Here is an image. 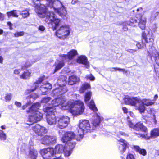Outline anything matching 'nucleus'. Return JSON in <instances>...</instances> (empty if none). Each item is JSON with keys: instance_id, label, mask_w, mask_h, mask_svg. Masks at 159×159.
<instances>
[{"instance_id": "f257e3e1", "label": "nucleus", "mask_w": 159, "mask_h": 159, "mask_svg": "<svg viewBox=\"0 0 159 159\" xmlns=\"http://www.w3.org/2000/svg\"><path fill=\"white\" fill-rule=\"evenodd\" d=\"M66 99L62 97L56 98L52 100V105L54 107L60 106L63 110H69L72 115L76 116L82 114L84 109V106L82 102L80 100L69 101L65 103Z\"/></svg>"}, {"instance_id": "f03ea898", "label": "nucleus", "mask_w": 159, "mask_h": 159, "mask_svg": "<svg viewBox=\"0 0 159 159\" xmlns=\"http://www.w3.org/2000/svg\"><path fill=\"white\" fill-rule=\"evenodd\" d=\"M100 114H95L93 119L92 121L94 127H91L89 121L86 120H81L79 121V129L78 130L79 134L76 139L77 141H80L83 137L84 131L87 132L88 131H90L94 129V127L99 125L100 121L102 120Z\"/></svg>"}, {"instance_id": "7ed1b4c3", "label": "nucleus", "mask_w": 159, "mask_h": 159, "mask_svg": "<svg viewBox=\"0 0 159 159\" xmlns=\"http://www.w3.org/2000/svg\"><path fill=\"white\" fill-rule=\"evenodd\" d=\"M40 107V105L39 103H35L27 111V112L30 113L31 114L29 116L28 122L33 123L39 121L41 119L43 114L38 111Z\"/></svg>"}, {"instance_id": "20e7f679", "label": "nucleus", "mask_w": 159, "mask_h": 159, "mask_svg": "<svg viewBox=\"0 0 159 159\" xmlns=\"http://www.w3.org/2000/svg\"><path fill=\"white\" fill-rule=\"evenodd\" d=\"M57 83L60 85L58 88H56L53 91V93L55 96L61 95L65 93L67 91L65 85L66 82V77L63 75H61L57 81Z\"/></svg>"}, {"instance_id": "39448f33", "label": "nucleus", "mask_w": 159, "mask_h": 159, "mask_svg": "<svg viewBox=\"0 0 159 159\" xmlns=\"http://www.w3.org/2000/svg\"><path fill=\"white\" fill-rule=\"evenodd\" d=\"M71 29L69 25H65L60 27L56 32V35L61 39L66 38L70 34Z\"/></svg>"}, {"instance_id": "423d86ee", "label": "nucleus", "mask_w": 159, "mask_h": 159, "mask_svg": "<svg viewBox=\"0 0 159 159\" xmlns=\"http://www.w3.org/2000/svg\"><path fill=\"white\" fill-rule=\"evenodd\" d=\"M44 111L48 113L46 115V120L47 123L50 125H53L57 122V118L53 113V108L52 107H48L44 109Z\"/></svg>"}, {"instance_id": "0eeeda50", "label": "nucleus", "mask_w": 159, "mask_h": 159, "mask_svg": "<svg viewBox=\"0 0 159 159\" xmlns=\"http://www.w3.org/2000/svg\"><path fill=\"white\" fill-rule=\"evenodd\" d=\"M139 104L138 107V110L140 113H142L144 112L146 109L145 106H151L154 103L153 101L150 100V99L140 98Z\"/></svg>"}, {"instance_id": "6e6552de", "label": "nucleus", "mask_w": 159, "mask_h": 159, "mask_svg": "<svg viewBox=\"0 0 159 159\" xmlns=\"http://www.w3.org/2000/svg\"><path fill=\"white\" fill-rule=\"evenodd\" d=\"M125 104L130 106H134L136 109L138 110V107L139 104L140 98L138 97H129L126 96L124 98Z\"/></svg>"}, {"instance_id": "1a4fd4ad", "label": "nucleus", "mask_w": 159, "mask_h": 159, "mask_svg": "<svg viewBox=\"0 0 159 159\" xmlns=\"http://www.w3.org/2000/svg\"><path fill=\"white\" fill-rule=\"evenodd\" d=\"M40 153L44 159H51L55 154L54 150L52 148L43 149L40 150Z\"/></svg>"}, {"instance_id": "9d476101", "label": "nucleus", "mask_w": 159, "mask_h": 159, "mask_svg": "<svg viewBox=\"0 0 159 159\" xmlns=\"http://www.w3.org/2000/svg\"><path fill=\"white\" fill-rule=\"evenodd\" d=\"M57 126L60 129L65 128L68 125L70 118L67 116H60L57 117Z\"/></svg>"}, {"instance_id": "9b49d317", "label": "nucleus", "mask_w": 159, "mask_h": 159, "mask_svg": "<svg viewBox=\"0 0 159 159\" xmlns=\"http://www.w3.org/2000/svg\"><path fill=\"white\" fill-rule=\"evenodd\" d=\"M128 121V125L130 127L133 128L134 129L136 130H141L144 132L146 133L147 132V129L146 127L144 126L142 123L138 122L134 125L131 121L129 120Z\"/></svg>"}, {"instance_id": "f8f14e48", "label": "nucleus", "mask_w": 159, "mask_h": 159, "mask_svg": "<svg viewBox=\"0 0 159 159\" xmlns=\"http://www.w3.org/2000/svg\"><path fill=\"white\" fill-rule=\"evenodd\" d=\"M75 135L73 132L69 131L66 132L62 138V141L64 143L72 140L75 139Z\"/></svg>"}, {"instance_id": "ddd939ff", "label": "nucleus", "mask_w": 159, "mask_h": 159, "mask_svg": "<svg viewBox=\"0 0 159 159\" xmlns=\"http://www.w3.org/2000/svg\"><path fill=\"white\" fill-rule=\"evenodd\" d=\"M56 141V138L55 136L45 135L42 138L41 143L45 145H49L55 143Z\"/></svg>"}, {"instance_id": "4468645a", "label": "nucleus", "mask_w": 159, "mask_h": 159, "mask_svg": "<svg viewBox=\"0 0 159 159\" xmlns=\"http://www.w3.org/2000/svg\"><path fill=\"white\" fill-rule=\"evenodd\" d=\"M75 145V142L69 143L68 144L66 145L64 148V153L65 157L70 156L72 153V149Z\"/></svg>"}, {"instance_id": "2eb2a0df", "label": "nucleus", "mask_w": 159, "mask_h": 159, "mask_svg": "<svg viewBox=\"0 0 159 159\" xmlns=\"http://www.w3.org/2000/svg\"><path fill=\"white\" fill-rule=\"evenodd\" d=\"M32 129L38 135H42L47 132L46 129L44 127L42 126L39 124H36L33 126Z\"/></svg>"}, {"instance_id": "dca6fc26", "label": "nucleus", "mask_w": 159, "mask_h": 159, "mask_svg": "<svg viewBox=\"0 0 159 159\" xmlns=\"http://www.w3.org/2000/svg\"><path fill=\"white\" fill-rule=\"evenodd\" d=\"M119 143L118 145V148L121 153H123L126 150V148L128 146V143L125 140L120 139L118 140Z\"/></svg>"}, {"instance_id": "f3484780", "label": "nucleus", "mask_w": 159, "mask_h": 159, "mask_svg": "<svg viewBox=\"0 0 159 159\" xmlns=\"http://www.w3.org/2000/svg\"><path fill=\"white\" fill-rule=\"evenodd\" d=\"M78 53L76 50L72 49L68 52L67 55L62 54L61 55V56L65 59H68L69 60H71Z\"/></svg>"}, {"instance_id": "a211bd4d", "label": "nucleus", "mask_w": 159, "mask_h": 159, "mask_svg": "<svg viewBox=\"0 0 159 159\" xmlns=\"http://www.w3.org/2000/svg\"><path fill=\"white\" fill-rule=\"evenodd\" d=\"M44 77H41L39 79L36 81L34 83L32 88L31 89H27L25 93H28L34 91L36 90V88L38 87V85L39 84L41 83L43 80Z\"/></svg>"}, {"instance_id": "6ab92c4d", "label": "nucleus", "mask_w": 159, "mask_h": 159, "mask_svg": "<svg viewBox=\"0 0 159 159\" xmlns=\"http://www.w3.org/2000/svg\"><path fill=\"white\" fill-rule=\"evenodd\" d=\"M76 61L78 63L85 65L87 68L89 67V63L88 61L87 58L85 56L81 55L79 56L77 59Z\"/></svg>"}, {"instance_id": "aec40b11", "label": "nucleus", "mask_w": 159, "mask_h": 159, "mask_svg": "<svg viewBox=\"0 0 159 159\" xmlns=\"http://www.w3.org/2000/svg\"><path fill=\"white\" fill-rule=\"evenodd\" d=\"M52 88V86L49 83H47L40 87V90L42 93V94H45L48 89Z\"/></svg>"}, {"instance_id": "412c9836", "label": "nucleus", "mask_w": 159, "mask_h": 159, "mask_svg": "<svg viewBox=\"0 0 159 159\" xmlns=\"http://www.w3.org/2000/svg\"><path fill=\"white\" fill-rule=\"evenodd\" d=\"M80 80V78L75 75H72L69 77L68 84L70 85H73L78 82Z\"/></svg>"}, {"instance_id": "4be33fe9", "label": "nucleus", "mask_w": 159, "mask_h": 159, "mask_svg": "<svg viewBox=\"0 0 159 159\" xmlns=\"http://www.w3.org/2000/svg\"><path fill=\"white\" fill-rule=\"evenodd\" d=\"M133 148L136 151L139 152L140 154L143 156L146 155L147 154L146 150L144 149H141L138 146L134 145Z\"/></svg>"}, {"instance_id": "5701e85b", "label": "nucleus", "mask_w": 159, "mask_h": 159, "mask_svg": "<svg viewBox=\"0 0 159 159\" xmlns=\"http://www.w3.org/2000/svg\"><path fill=\"white\" fill-rule=\"evenodd\" d=\"M146 22V18L144 17H142L139 23V25L141 29L144 30L145 29Z\"/></svg>"}, {"instance_id": "b1692460", "label": "nucleus", "mask_w": 159, "mask_h": 159, "mask_svg": "<svg viewBox=\"0 0 159 159\" xmlns=\"http://www.w3.org/2000/svg\"><path fill=\"white\" fill-rule=\"evenodd\" d=\"M31 72L30 70H26L21 75H20L21 78L24 79H29L31 76Z\"/></svg>"}, {"instance_id": "393cba45", "label": "nucleus", "mask_w": 159, "mask_h": 159, "mask_svg": "<svg viewBox=\"0 0 159 159\" xmlns=\"http://www.w3.org/2000/svg\"><path fill=\"white\" fill-rule=\"evenodd\" d=\"M65 146L61 144H59L57 145L55 148L54 152L56 154V153H61L64 152V148Z\"/></svg>"}, {"instance_id": "a878e982", "label": "nucleus", "mask_w": 159, "mask_h": 159, "mask_svg": "<svg viewBox=\"0 0 159 159\" xmlns=\"http://www.w3.org/2000/svg\"><path fill=\"white\" fill-rule=\"evenodd\" d=\"M90 85L87 83L83 84L80 88V93H84L86 89L90 88Z\"/></svg>"}, {"instance_id": "bb28decb", "label": "nucleus", "mask_w": 159, "mask_h": 159, "mask_svg": "<svg viewBox=\"0 0 159 159\" xmlns=\"http://www.w3.org/2000/svg\"><path fill=\"white\" fill-rule=\"evenodd\" d=\"M151 136L153 137L159 136V128H156L152 130L151 132Z\"/></svg>"}, {"instance_id": "cd10ccee", "label": "nucleus", "mask_w": 159, "mask_h": 159, "mask_svg": "<svg viewBox=\"0 0 159 159\" xmlns=\"http://www.w3.org/2000/svg\"><path fill=\"white\" fill-rule=\"evenodd\" d=\"M6 13L8 18H10L11 16L16 17H18L16 10H13L11 11L7 12Z\"/></svg>"}, {"instance_id": "c85d7f7f", "label": "nucleus", "mask_w": 159, "mask_h": 159, "mask_svg": "<svg viewBox=\"0 0 159 159\" xmlns=\"http://www.w3.org/2000/svg\"><path fill=\"white\" fill-rule=\"evenodd\" d=\"M30 154L32 159H36L38 156L37 151L35 149L30 150Z\"/></svg>"}, {"instance_id": "c756f323", "label": "nucleus", "mask_w": 159, "mask_h": 159, "mask_svg": "<svg viewBox=\"0 0 159 159\" xmlns=\"http://www.w3.org/2000/svg\"><path fill=\"white\" fill-rule=\"evenodd\" d=\"M88 105L90 109H91L94 111H97V109L95 106L93 100H91L90 103L88 104Z\"/></svg>"}, {"instance_id": "7c9ffc66", "label": "nucleus", "mask_w": 159, "mask_h": 159, "mask_svg": "<svg viewBox=\"0 0 159 159\" xmlns=\"http://www.w3.org/2000/svg\"><path fill=\"white\" fill-rule=\"evenodd\" d=\"M64 65V63L63 61H60L57 62L56 67L55 71H56L61 69Z\"/></svg>"}, {"instance_id": "2f4dec72", "label": "nucleus", "mask_w": 159, "mask_h": 159, "mask_svg": "<svg viewBox=\"0 0 159 159\" xmlns=\"http://www.w3.org/2000/svg\"><path fill=\"white\" fill-rule=\"evenodd\" d=\"M12 97V94L11 93H7L5 94L4 97L6 102L10 101Z\"/></svg>"}, {"instance_id": "473e14b6", "label": "nucleus", "mask_w": 159, "mask_h": 159, "mask_svg": "<svg viewBox=\"0 0 159 159\" xmlns=\"http://www.w3.org/2000/svg\"><path fill=\"white\" fill-rule=\"evenodd\" d=\"M91 95V93L90 92H89L86 93L84 99L85 102L86 103H87V102L90 99Z\"/></svg>"}, {"instance_id": "72a5a7b5", "label": "nucleus", "mask_w": 159, "mask_h": 159, "mask_svg": "<svg viewBox=\"0 0 159 159\" xmlns=\"http://www.w3.org/2000/svg\"><path fill=\"white\" fill-rule=\"evenodd\" d=\"M117 70H119L120 71H122L123 72L125 73H126L127 72V71L125 69H121L120 68H110V70L113 71H116Z\"/></svg>"}, {"instance_id": "f704fd0d", "label": "nucleus", "mask_w": 159, "mask_h": 159, "mask_svg": "<svg viewBox=\"0 0 159 159\" xmlns=\"http://www.w3.org/2000/svg\"><path fill=\"white\" fill-rule=\"evenodd\" d=\"M142 45H141L139 43H138L136 44V46L138 49H141L146 47V43L143 42V40H142Z\"/></svg>"}, {"instance_id": "c9c22d12", "label": "nucleus", "mask_w": 159, "mask_h": 159, "mask_svg": "<svg viewBox=\"0 0 159 159\" xmlns=\"http://www.w3.org/2000/svg\"><path fill=\"white\" fill-rule=\"evenodd\" d=\"M20 14L22 16L23 18H25L29 16V13L28 11L25 10L23 11Z\"/></svg>"}, {"instance_id": "e433bc0d", "label": "nucleus", "mask_w": 159, "mask_h": 159, "mask_svg": "<svg viewBox=\"0 0 159 159\" xmlns=\"http://www.w3.org/2000/svg\"><path fill=\"white\" fill-rule=\"evenodd\" d=\"M6 139V134L4 133L3 131L0 130V139L1 140H5Z\"/></svg>"}, {"instance_id": "4c0bfd02", "label": "nucleus", "mask_w": 159, "mask_h": 159, "mask_svg": "<svg viewBox=\"0 0 159 159\" xmlns=\"http://www.w3.org/2000/svg\"><path fill=\"white\" fill-rule=\"evenodd\" d=\"M51 100V98L49 97H46L42 99L41 102L42 103H46Z\"/></svg>"}, {"instance_id": "58836bf2", "label": "nucleus", "mask_w": 159, "mask_h": 159, "mask_svg": "<svg viewBox=\"0 0 159 159\" xmlns=\"http://www.w3.org/2000/svg\"><path fill=\"white\" fill-rule=\"evenodd\" d=\"M137 22V21L136 19L132 18L130 20L129 23L127 24L130 25L134 26L135 25H133V24H136Z\"/></svg>"}, {"instance_id": "ea45409f", "label": "nucleus", "mask_w": 159, "mask_h": 159, "mask_svg": "<svg viewBox=\"0 0 159 159\" xmlns=\"http://www.w3.org/2000/svg\"><path fill=\"white\" fill-rule=\"evenodd\" d=\"M24 34V33L23 31H21L20 32H16L14 34V36L15 37H18L23 36Z\"/></svg>"}, {"instance_id": "a19ab883", "label": "nucleus", "mask_w": 159, "mask_h": 159, "mask_svg": "<svg viewBox=\"0 0 159 159\" xmlns=\"http://www.w3.org/2000/svg\"><path fill=\"white\" fill-rule=\"evenodd\" d=\"M142 37L143 38L142 40H143V42H145L146 43H148L149 42V41H148L147 39L146 34L145 32H144L142 33Z\"/></svg>"}, {"instance_id": "79ce46f5", "label": "nucleus", "mask_w": 159, "mask_h": 159, "mask_svg": "<svg viewBox=\"0 0 159 159\" xmlns=\"http://www.w3.org/2000/svg\"><path fill=\"white\" fill-rule=\"evenodd\" d=\"M86 78L87 79H89L90 80L92 81L94 80L95 79V77L94 76L92 75L91 74L87 75Z\"/></svg>"}, {"instance_id": "37998d69", "label": "nucleus", "mask_w": 159, "mask_h": 159, "mask_svg": "<svg viewBox=\"0 0 159 159\" xmlns=\"http://www.w3.org/2000/svg\"><path fill=\"white\" fill-rule=\"evenodd\" d=\"M30 66V64H28L27 63H25V65H24L22 66L21 68L22 69H25L26 68H28Z\"/></svg>"}, {"instance_id": "c03bdc74", "label": "nucleus", "mask_w": 159, "mask_h": 159, "mask_svg": "<svg viewBox=\"0 0 159 159\" xmlns=\"http://www.w3.org/2000/svg\"><path fill=\"white\" fill-rule=\"evenodd\" d=\"M5 15L0 12V20H3L5 18Z\"/></svg>"}, {"instance_id": "a18cd8bd", "label": "nucleus", "mask_w": 159, "mask_h": 159, "mask_svg": "<svg viewBox=\"0 0 159 159\" xmlns=\"http://www.w3.org/2000/svg\"><path fill=\"white\" fill-rule=\"evenodd\" d=\"M127 159H134V158L132 154H129L127 156Z\"/></svg>"}, {"instance_id": "49530a36", "label": "nucleus", "mask_w": 159, "mask_h": 159, "mask_svg": "<svg viewBox=\"0 0 159 159\" xmlns=\"http://www.w3.org/2000/svg\"><path fill=\"white\" fill-rule=\"evenodd\" d=\"M15 105L17 107H21V103L20 102L17 101H16L15 102Z\"/></svg>"}, {"instance_id": "de8ad7c7", "label": "nucleus", "mask_w": 159, "mask_h": 159, "mask_svg": "<svg viewBox=\"0 0 159 159\" xmlns=\"http://www.w3.org/2000/svg\"><path fill=\"white\" fill-rule=\"evenodd\" d=\"M37 96L36 94L34 93H32L30 95V98L34 99L36 98H37Z\"/></svg>"}, {"instance_id": "09e8293b", "label": "nucleus", "mask_w": 159, "mask_h": 159, "mask_svg": "<svg viewBox=\"0 0 159 159\" xmlns=\"http://www.w3.org/2000/svg\"><path fill=\"white\" fill-rule=\"evenodd\" d=\"M20 72V70L19 69H16L14 70V73L16 74H19Z\"/></svg>"}, {"instance_id": "8fccbe9b", "label": "nucleus", "mask_w": 159, "mask_h": 159, "mask_svg": "<svg viewBox=\"0 0 159 159\" xmlns=\"http://www.w3.org/2000/svg\"><path fill=\"white\" fill-rule=\"evenodd\" d=\"M127 51L130 53H133L136 51V50L132 49H128Z\"/></svg>"}, {"instance_id": "3c124183", "label": "nucleus", "mask_w": 159, "mask_h": 159, "mask_svg": "<svg viewBox=\"0 0 159 159\" xmlns=\"http://www.w3.org/2000/svg\"><path fill=\"white\" fill-rule=\"evenodd\" d=\"M145 135H143V134H138V137H142V138H145V136H147V137H148V133H147V132L146 133H145Z\"/></svg>"}, {"instance_id": "603ef678", "label": "nucleus", "mask_w": 159, "mask_h": 159, "mask_svg": "<svg viewBox=\"0 0 159 159\" xmlns=\"http://www.w3.org/2000/svg\"><path fill=\"white\" fill-rule=\"evenodd\" d=\"M39 29L40 31H43L45 30V28L44 26L41 25L39 26Z\"/></svg>"}, {"instance_id": "864d4df0", "label": "nucleus", "mask_w": 159, "mask_h": 159, "mask_svg": "<svg viewBox=\"0 0 159 159\" xmlns=\"http://www.w3.org/2000/svg\"><path fill=\"white\" fill-rule=\"evenodd\" d=\"M120 135H121L124 136H127V135L126 134H125V133H124L123 132H120L119 133V134H118V135L120 136Z\"/></svg>"}, {"instance_id": "5fc2aeb1", "label": "nucleus", "mask_w": 159, "mask_h": 159, "mask_svg": "<svg viewBox=\"0 0 159 159\" xmlns=\"http://www.w3.org/2000/svg\"><path fill=\"white\" fill-rule=\"evenodd\" d=\"M155 61L156 62V63L159 66V56H158L157 57H156L155 59Z\"/></svg>"}, {"instance_id": "6e6d98bb", "label": "nucleus", "mask_w": 159, "mask_h": 159, "mask_svg": "<svg viewBox=\"0 0 159 159\" xmlns=\"http://www.w3.org/2000/svg\"><path fill=\"white\" fill-rule=\"evenodd\" d=\"M122 110L125 113H128V111L127 108L125 107H123Z\"/></svg>"}, {"instance_id": "4d7b16f0", "label": "nucleus", "mask_w": 159, "mask_h": 159, "mask_svg": "<svg viewBox=\"0 0 159 159\" xmlns=\"http://www.w3.org/2000/svg\"><path fill=\"white\" fill-rule=\"evenodd\" d=\"M28 103H26L25 105H23L22 107V109L23 110L25 109L28 106Z\"/></svg>"}, {"instance_id": "13d9d810", "label": "nucleus", "mask_w": 159, "mask_h": 159, "mask_svg": "<svg viewBox=\"0 0 159 159\" xmlns=\"http://www.w3.org/2000/svg\"><path fill=\"white\" fill-rule=\"evenodd\" d=\"M7 25L10 26V28L11 29H12V24L10 22H8L7 23Z\"/></svg>"}, {"instance_id": "bf43d9fd", "label": "nucleus", "mask_w": 159, "mask_h": 159, "mask_svg": "<svg viewBox=\"0 0 159 159\" xmlns=\"http://www.w3.org/2000/svg\"><path fill=\"white\" fill-rule=\"evenodd\" d=\"M158 96L157 95H155L154 97V99L152 100V101H153V102H155V101L156 100V99L158 98Z\"/></svg>"}, {"instance_id": "052dcab7", "label": "nucleus", "mask_w": 159, "mask_h": 159, "mask_svg": "<svg viewBox=\"0 0 159 159\" xmlns=\"http://www.w3.org/2000/svg\"><path fill=\"white\" fill-rule=\"evenodd\" d=\"M3 61V57L2 56H0V63H1V64L2 63Z\"/></svg>"}, {"instance_id": "680f3d73", "label": "nucleus", "mask_w": 159, "mask_h": 159, "mask_svg": "<svg viewBox=\"0 0 159 159\" xmlns=\"http://www.w3.org/2000/svg\"><path fill=\"white\" fill-rule=\"evenodd\" d=\"M77 2V0H72L71 3L72 4H74L76 3Z\"/></svg>"}, {"instance_id": "e2e57ef3", "label": "nucleus", "mask_w": 159, "mask_h": 159, "mask_svg": "<svg viewBox=\"0 0 159 159\" xmlns=\"http://www.w3.org/2000/svg\"><path fill=\"white\" fill-rule=\"evenodd\" d=\"M128 114H129L132 117H133L134 115L133 113L132 112H129L128 113Z\"/></svg>"}, {"instance_id": "0e129e2a", "label": "nucleus", "mask_w": 159, "mask_h": 159, "mask_svg": "<svg viewBox=\"0 0 159 159\" xmlns=\"http://www.w3.org/2000/svg\"><path fill=\"white\" fill-rule=\"evenodd\" d=\"M61 156L60 155V156H59L58 157L54 158H53V159H61Z\"/></svg>"}, {"instance_id": "69168bd1", "label": "nucleus", "mask_w": 159, "mask_h": 159, "mask_svg": "<svg viewBox=\"0 0 159 159\" xmlns=\"http://www.w3.org/2000/svg\"><path fill=\"white\" fill-rule=\"evenodd\" d=\"M149 40H150V41L152 42V43L154 41L153 39V38H149Z\"/></svg>"}, {"instance_id": "338daca9", "label": "nucleus", "mask_w": 159, "mask_h": 159, "mask_svg": "<svg viewBox=\"0 0 159 159\" xmlns=\"http://www.w3.org/2000/svg\"><path fill=\"white\" fill-rule=\"evenodd\" d=\"M1 128L2 129H5V127L4 125H2L1 126Z\"/></svg>"}, {"instance_id": "774afa93", "label": "nucleus", "mask_w": 159, "mask_h": 159, "mask_svg": "<svg viewBox=\"0 0 159 159\" xmlns=\"http://www.w3.org/2000/svg\"><path fill=\"white\" fill-rule=\"evenodd\" d=\"M141 10V11L142 10V8H141V7H140V8H138V9H137V11H138H138H140V10Z\"/></svg>"}]
</instances>
